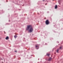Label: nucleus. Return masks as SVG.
<instances>
[{
    "label": "nucleus",
    "instance_id": "obj_1",
    "mask_svg": "<svg viewBox=\"0 0 63 63\" xmlns=\"http://www.w3.org/2000/svg\"><path fill=\"white\" fill-rule=\"evenodd\" d=\"M26 30H28L29 32H32L33 31V29L31 25L28 26L26 29Z\"/></svg>",
    "mask_w": 63,
    "mask_h": 63
},
{
    "label": "nucleus",
    "instance_id": "obj_2",
    "mask_svg": "<svg viewBox=\"0 0 63 63\" xmlns=\"http://www.w3.org/2000/svg\"><path fill=\"white\" fill-rule=\"evenodd\" d=\"M45 23L46 24V25H48V24H49V22L48 20H46L45 21Z\"/></svg>",
    "mask_w": 63,
    "mask_h": 63
},
{
    "label": "nucleus",
    "instance_id": "obj_3",
    "mask_svg": "<svg viewBox=\"0 0 63 63\" xmlns=\"http://www.w3.org/2000/svg\"><path fill=\"white\" fill-rule=\"evenodd\" d=\"M51 58L50 57L49 58L48 60V61H51Z\"/></svg>",
    "mask_w": 63,
    "mask_h": 63
},
{
    "label": "nucleus",
    "instance_id": "obj_4",
    "mask_svg": "<svg viewBox=\"0 0 63 63\" xmlns=\"http://www.w3.org/2000/svg\"><path fill=\"white\" fill-rule=\"evenodd\" d=\"M57 5H56L55 6V8L56 9H57Z\"/></svg>",
    "mask_w": 63,
    "mask_h": 63
},
{
    "label": "nucleus",
    "instance_id": "obj_5",
    "mask_svg": "<svg viewBox=\"0 0 63 63\" xmlns=\"http://www.w3.org/2000/svg\"><path fill=\"white\" fill-rule=\"evenodd\" d=\"M5 39H6V40H8V39H9V37L8 36L6 37L5 38Z\"/></svg>",
    "mask_w": 63,
    "mask_h": 63
},
{
    "label": "nucleus",
    "instance_id": "obj_6",
    "mask_svg": "<svg viewBox=\"0 0 63 63\" xmlns=\"http://www.w3.org/2000/svg\"><path fill=\"white\" fill-rule=\"evenodd\" d=\"M50 55V54H48V53H47L46 55H47V56H49Z\"/></svg>",
    "mask_w": 63,
    "mask_h": 63
},
{
    "label": "nucleus",
    "instance_id": "obj_7",
    "mask_svg": "<svg viewBox=\"0 0 63 63\" xmlns=\"http://www.w3.org/2000/svg\"><path fill=\"white\" fill-rule=\"evenodd\" d=\"M58 51H59V49H57L56 51L57 52V53H58Z\"/></svg>",
    "mask_w": 63,
    "mask_h": 63
},
{
    "label": "nucleus",
    "instance_id": "obj_8",
    "mask_svg": "<svg viewBox=\"0 0 63 63\" xmlns=\"http://www.w3.org/2000/svg\"><path fill=\"white\" fill-rule=\"evenodd\" d=\"M14 37L15 38H16V37H17V36L16 35L14 36Z\"/></svg>",
    "mask_w": 63,
    "mask_h": 63
},
{
    "label": "nucleus",
    "instance_id": "obj_9",
    "mask_svg": "<svg viewBox=\"0 0 63 63\" xmlns=\"http://www.w3.org/2000/svg\"><path fill=\"white\" fill-rule=\"evenodd\" d=\"M38 47V45H36V47Z\"/></svg>",
    "mask_w": 63,
    "mask_h": 63
},
{
    "label": "nucleus",
    "instance_id": "obj_10",
    "mask_svg": "<svg viewBox=\"0 0 63 63\" xmlns=\"http://www.w3.org/2000/svg\"><path fill=\"white\" fill-rule=\"evenodd\" d=\"M61 48H62V47H60V49H61Z\"/></svg>",
    "mask_w": 63,
    "mask_h": 63
},
{
    "label": "nucleus",
    "instance_id": "obj_11",
    "mask_svg": "<svg viewBox=\"0 0 63 63\" xmlns=\"http://www.w3.org/2000/svg\"><path fill=\"white\" fill-rule=\"evenodd\" d=\"M15 52H17V51H15Z\"/></svg>",
    "mask_w": 63,
    "mask_h": 63
},
{
    "label": "nucleus",
    "instance_id": "obj_12",
    "mask_svg": "<svg viewBox=\"0 0 63 63\" xmlns=\"http://www.w3.org/2000/svg\"><path fill=\"white\" fill-rule=\"evenodd\" d=\"M43 1H45V0H43Z\"/></svg>",
    "mask_w": 63,
    "mask_h": 63
},
{
    "label": "nucleus",
    "instance_id": "obj_13",
    "mask_svg": "<svg viewBox=\"0 0 63 63\" xmlns=\"http://www.w3.org/2000/svg\"><path fill=\"white\" fill-rule=\"evenodd\" d=\"M6 1L8 2V1H7V0H6Z\"/></svg>",
    "mask_w": 63,
    "mask_h": 63
},
{
    "label": "nucleus",
    "instance_id": "obj_14",
    "mask_svg": "<svg viewBox=\"0 0 63 63\" xmlns=\"http://www.w3.org/2000/svg\"><path fill=\"white\" fill-rule=\"evenodd\" d=\"M4 33L5 34V32H4Z\"/></svg>",
    "mask_w": 63,
    "mask_h": 63
},
{
    "label": "nucleus",
    "instance_id": "obj_15",
    "mask_svg": "<svg viewBox=\"0 0 63 63\" xmlns=\"http://www.w3.org/2000/svg\"><path fill=\"white\" fill-rule=\"evenodd\" d=\"M53 1H54V0H53Z\"/></svg>",
    "mask_w": 63,
    "mask_h": 63
}]
</instances>
